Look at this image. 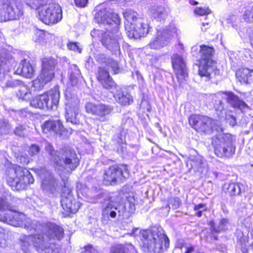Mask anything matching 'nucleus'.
<instances>
[{
  "label": "nucleus",
  "instance_id": "f257e3e1",
  "mask_svg": "<svg viewBox=\"0 0 253 253\" xmlns=\"http://www.w3.org/2000/svg\"><path fill=\"white\" fill-rule=\"evenodd\" d=\"M29 232L35 234L29 235L33 247L40 253H58L54 240H61L64 236V230L60 226L50 222L33 220L25 225Z\"/></svg>",
  "mask_w": 253,
  "mask_h": 253
},
{
  "label": "nucleus",
  "instance_id": "f03ea898",
  "mask_svg": "<svg viewBox=\"0 0 253 253\" xmlns=\"http://www.w3.org/2000/svg\"><path fill=\"white\" fill-rule=\"evenodd\" d=\"M109 5V2L103 3L96 13L95 18L99 24L105 27L106 31L100 37L102 44L113 54L119 55L121 51L119 40L122 38L119 31L121 18Z\"/></svg>",
  "mask_w": 253,
  "mask_h": 253
},
{
  "label": "nucleus",
  "instance_id": "7ed1b4c3",
  "mask_svg": "<svg viewBox=\"0 0 253 253\" xmlns=\"http://www.w3.org/2000/svg\"><path fill=\"white\" fill-rule=\"evenodd\" d=\"M44 147L56 169L62 170L67 169V171H72L79 166L80 159L75 151L70 147H64L55 151L52 145L47 141L45 142Z\"/></svg>",
  "mask_w": 253,
  "mask_h": 253
},
{
  "label": "nucleus",
  "instance_id": "20e7f679",
  "mask_svg": "<svg viewBox=\"0 0 253 253\" xmlns=\"http://www.w3.org/2000/svg\"><path fill=\"white\" fill-rule=\"evenodd\" d=\"M93 197L94 198L93 203H107L103 212L112 218L116 217L118 214L120 219H127L135 211L134 205H131L129 203H126L123 205L113 202L108 193L102 189H98L97 194Z\"/></svg>",
  "mask_w": 253,
  "mask_h": 253
},
{
  "label": "nucleus",
  "instance_id": "39448f33",
  "mask_svg": "<svg viewBox=\"0 0 253 253\" xmlns=\"http://www.w3.org/2000/svg\"><path fill=\"white\" fill-rule=\"evenodd\" d=\"M140 236L142 249L146 253H159L169 247V239L162 229L143 230Z\"/></svg>",
  "mask_w": 253,
  "mask_h": 253
},
{
  "label": "nucleus",
  "instance_id": "423d86ee",
  "mask_svg": "<svg viewBox=\"0 0 253 253\" xmlns=\"http://www.w3.org/2000/svg\"><path fill=\"white\" fill-rule=\"evenodd\" d=\"M125 19L130 23V25H126L125 29L129 38L135 39L145 37L150 31L151 28L146 20L138 17V14L131 10H126L123 13Z\"/></svg>",
  "mask_w": 253,
  "mask_h": 253
},
{
  "label": "nucleus",
  "instance_id": "0eeeda50",
  "mask_svg": "<svg viewBox=\"0 0 253 253\" xmlns=\"http://www.w3.org/2000/svg\"><path fill=\"white\" fill-rule=\"evenodd\" d=\"M6 181L13 190L19 191L33 183L34 179L27 169L16 166L7 170Z\"/></svg>",
  "mask_w": 253,
  "mask_h": 253
},
{
  "label": "nucleus",
  "instance_id": "6e6552de",
  "mask_svg": "<svg viewBox=\"0 0 253 253\" xmlns=\"http://www.w3.org/2000/svg\"><path fill=\"white\" fill-rule=\"evenodd\" d=\"M215 154L220 158H231L235 154L236 138L230 133H219L212 137Z\"/></svg>",
  "mask_w": 253,
  "mask_h": 253
},
{
  "label": "nucleus",
  "instance_id": "1a4fd4ad",
  "mask_svg": "<svg viewBox=\"0 0 253 253\" xmlns=\"http://www.w3.org/2000/svg\"><path fill=\"white\" fill-rule=\"evenodd\" d=\"M213 51L212 47L205 45L200 46L199 74L202 77H205L206 81L209 80L212 75L215 76L219 74V71L215 66L216 63L212 59Z\"/></svg>",
  "mask_w": 253,
  "mask_h": 253
},
{
  "label": "nucleus",
  "instance_id": "9d476101",
  "mask_svg": "<svg viewBox=\"0 0 253 253\" xmlns=\"http://www.w3.org/2000/svg\"><path fill=\"white\" fill-rule=\"evenodd\" d=\"M58 85H56L46 92L37 96L30 101L31 106L41 109H56L60 99Z\"/></svg>",
  "mask_w": 253,
  "mask_h": 253
},
{
  "label": "nucleus",
  "instance_id": "9b49d317",
  "mask_svg": "<svg viewBox=\"0 0 253 253\" xmlns=\"http://www.w3.org/2000/svg\"><path fill=\"white\" fill-rule=\"evenodd\" d=\"M38 11L39 19L48 25L56 24L63 18L62 8L56 2L42 5L38 8Z\"/></svg>",
  "mask_w": 253,
  "mask_h": 253
},
{
  "label": "nucleus",
  "instance_id": "f8f14e48",
  "mask_svg": "<svg viewBox=\"0 0 253 253\" xmlns=\"http://www.w3.org/2000/svg\"><path fill=\"white\" fill-rule=\"evenodd\" d=\"M60 177L62 181L61 206L63 210L68 213H76L80 208L81 204L76 201L72 194V189L70 187L68 178L67 176Z\"/></svg>",
  "mask_w": 253,
  "mask_h": 253
},
{
  "label": "nucleus",
  "instance_id": "ddd939ff",
  "mask_svg": "<svg viewBox=\"0 0 253 253\" xmlns=\"http://www.w3.org/2000/svg\"><path fill=\"white\" fill-rule=\"evenodd\" d=\"M129 176V172L126 165L112 166L105 171L103 183L105 185H114L118 181L123 182Z\"/></svg>",
  "mask_w": 253,
  "mask_h": 253
},
{
  "label": "nucleus",
  "instance_id": "4468645a",
  "mask_svg": "<svg viewBox=\"0 0 253 253\" xmlns=\"http://www.w3.org/2000/svg\"><path fill=\"white\" fill-rule=\"evenodd\" d=\"M10 204L6 200L3 198H0V211H3L10 210ZM25 215L18 212H14L10 210L4 213L3 215L0 214V221L7 223L13 226H22L27 222L32 220H28L25 222L24 221Z\"/></svg>",
  "mask_w": 253,
  "mask_h": 253
},
{
  "label": "nucleus",
  "instance_id": "2eb2a0df",
  "mask_svg": "<svg viewBox=\"0 0 253 253\" xmlns=\"http://www.w3.org/2000/svg\"><path fill=\"white\" fill-rule=\"evenodd\" d=\"M65 96L67 101L65 103L66 121L73 125H79V100L76 95H72L69 90H66Z\"/></svg>",
  "mask_w": 253,
  "mask_h": 253
},
{
  "label": "nucleus",
  "instance_id": "dca6fc26",
  "mask_svg": "<svg viewBox=\"0 0 253 253\" xmlns=\"http://www.w3.org/2000/svg\"><path fill=\"white\" fill-rule=\"evenodd\" d=\"M189 122L192 127L199 132L210 133L216 128L215 120L207 116L191 115Z\"/></svg>",
  "mask_w": 253,
  "mask_h": 253
},
{
  "label": "nucleus",
  "instance_id": "f3484780",
  "mask_svg": "<svg viewBox=\"0 0 253 253\" xmlns=\"http://www.w3.org/2000/svg\"><path fill=\"white\" fill-rule=\"evenodd\" d=\"M177 34V29L174 27L160 29L157 31L156 37L149 42L148 46L153 49H159L167 45L172 37Z\"/></svg>",
  "mask_w": 253,
  "mask_h": 253
},
{
  "label": "nucleus",
  "instance_id": "a211bd4d",
  "mask_svg": "<svg viewBox=\"0 0 253 253\" xmlns=\"http://www.w3.org/2000/svg\"><path fill=\"white\" fill-rule=\"evenodd\" d=\"M20 5L11 3L8 0H0V17L4 21L19 19L23 15Z\"/></svg>",
  "mask_w": 253,
  "mask_h": 253
},
{
  "label": "nucleus",
  "instance_id": "6ab92c4d",
  "mask_svg": "<svg viewBox=\"0 0 253 253\" xmlns=\"http://www.w3.org/2000/svg\"><path fill=\"white\" fill-rule=\"evenodd\" d=\"M85 108L87 113L99 116V119L102 122L106 121L108 119L106 117L113 110V107L111 105L90 102L85 104Z\"/></svg>",
  "mask_w": 253,
  "mask_h": 253
},
{
  "label": "nucleus",
  "instance_id": "aec40b11",
  "mask_svg": "<svg viewBox=\"0 0 253 253\" xmlns=\"http://www.w3.org/2000/svg\"><path fill=\"white\" fill-rule=\"evenodd\" d=\"M171 62L178 82L182 83L188 77L187 69L183 57L178 54H174L171 57Z\"/></svg>",
  "mask_w": 253,
  "mask_h": 253
},
{
  "label": "nucleus",
  "instance_id": "412c9836",
  "mask_svg": "<svg viewBox=\"0 0 253 253\" xmlns=\"http://www.w3.org/2000/svg\"><path fill=\"white\" fill-rule=\"evenodd\" d=\"M42 129L44 133H53L59 136L63 135L67 131L59 120H49L45 121L42 125Z\"/></svg>",
  "mask_w": 253,
  "mask_h": 253
},
{
  "label": "nucleus",
  "instance_id": "4be33fe9",
  "mask_svg": "<svg viewBox=\"0 0 253 253\" xmlns=\"http://www.w3.org/2000/svg\"><path fill=\"white\" fill-rule=\"evenodd\" d=\"M110 67H100L98 68L97 79L104 88L112 90L117 88V84L110 76L109 70Z\"/></svg>",
  "mask_w": 253,
  "mask_h": 253
},
{
  "label": "nucleus",
  "instance_id": "5701e85b",
  "mask_svg": "<svg viewBox=\"0 0 253 253\" xmlns=\"http://www.w3.org/2000/svg\"><path fill=\"white\" fill-rule=\"evenodd\" d=\"M41 186L44 192L54 194L60 189V187H62V185L59 183L52 174L47 172V175L42 181Z\"/></svg>",
  "mask_w": 253,
  "mask_h": 253
},
{
  "label": "nucleus",
  "instance_id": "b1692460",
  "mask_svg": "<svg viewBox=\"0 0 253 253\" xmlns=\"http://www.w3.org/2000/svg\"><path fill=\"white\" fill-rule=\"evenodd\" d=\"M93 57L99 64L106 67H110L114 74H117L119 72L120 68L118 62L114 61L105 53H94Z\"/></svg>",
  "mask_w": 253,
  "mask_h": 253
},
{
  "label": "nucleus",
  "instance_id": "393cba45",
  "mask_svg": "<svg viewBox=\"0 0 253 253\" xmlns=\"http://www.w3.org/2000/svg\"><path fill=\"white\" fill-rule=\"evenodd\" d=\"M116 91L113 96L117 102L124 106H128L133 102V98L130 93L126 90H123L118 86L114 88Z\"/></svg>",
  "mask_w": 253,
  "mask_h": 253
},
{
  "label": "nucleus",
  "instance_id": "a878e982",
  "mask_svg": "<svg viewBox=\"0 0 253 253\" xmlns=\"http://www.w3.org/2000/svg\"><path fill=\"white\" fill-rule=\"evenodd\" d=\"M56 64V60L53 58H43L41 73L45 75L47 77L50 76V79L52 80L54 77V69Z\"/></svg>",
  "mask_w": 253,
  "mask_h": 253
},
{
  "label": "nucleus",
  "instance_id": "bb28decb",
  "mask_svg": "<svg viewBox=\"0 0 253 253\" xmlns=\"http://www.w3.org/2000/svg\"><path fill=\"white\" fill-rule=\"evenodd\" d=\"M15 73L26 78H32L34 75L35 70L30 62L24 59L20 62Z\"/></svg>",
  "mask_w": 253,
  "mask_h": 253
},
{
  "label": "nucleus",
  "instance_id": "cd10ccee",
  "mask_svg": "<svg viewBox=\"0 0 253 253\" xmlns=\"http://www.w3.org/2000/svg\"><path fill=\"white\" fill-rule=\"evenodd\" d=\"M226 99L227 102L233 108L239 109L243 111L249 109V106L238 96L231 92H226Z\"/></svg>",
  "mask_w": 253,
  "mask_h": 253
},
{
  "label": "nucleus",
  "instance_id": "c85d7f7f",
  "mask_svg": "<svg viewBox=\"0 0 253 253\" xmlns=\"http://www.w3.org/2000/svg\"><path fill=\"white\" fill-rule=\"evenodd\" d=\"M229 225V220L224 218L221 219L217 223H215L212 220L209 222L211 231L216 233L225 232L228 229Z\"/></svg>",
  "mask_w": 253,
  "mask_h": 253
},
{
  "label": "nucleus",
  "instance_id": "c756f323",
  "mask_svg": "<svg viewBox=\"0 0 253 253\" xmlns=\"http://www.w3.org/2000/svg\"><path fill=\"white\" fill-rule=\"evenodd\" d=\"M149 13L152 17L160 21L164 20L167 16V13L164 7L160 6L151 7Z\"/></svg>",
  "mask_w": 253,
  "mask_h": 253
},
{
  "label": "nucleus",
  "instance_id": "7c9ffc66",
  "mask_svg": "<svg viewBox=\"0 0 253 253\" xmlns=\"http://www.w3.org/2000/svg\"><path fill=\"white\" fill-rule=\"evenodd\" d=\"M52 79L50 76L47 77L45 75L41 73L37 78L33 82L32 86L35 91L42 90L44 86Z\"/></svg>",
  "mask_w": 253,
  "mask_h": 253
},
{
  "label": "nucleus",
  "instance_id": "2f4dec72",
  "mask_svg": "<svg viewBox=\"0 0 253 253\" xmlns=\"http://www.w3.org/2000/svg\"><path fill=\"white\" fill-rule=\"evenodd\" d=\"M16 95L18 99L23 101L30 100L32 97L30 88L24 83L18 88Z\"/></svg>",
  "mask_w": 253,
  "mask_h": 253
},
{
  "label": "nucleus",
  "instance_id": "473e14b6",
  "mask_svg": "<svg viewBox=\"0 0 253 253\" xmlns=\"http://www.w3.org/2000/svg\"><path fill=\"white\" fill-rule=\"evenodd\" d=\"M223 191L231 197L238 196L241 193V188L238 183L227 182L223 186Z\"/></svg>",
  "mask_w": 253,
  "mask_h": 253
},
{
  "label": "nucleus",
  "instance_id": "72a5a7b5",
  "mask_svg": "<svg viewBox=\"0 0 253 253\" xmlns=\"http://www.w3.org/2000/svg\"><path fill=\"white\" fill-rule=\"evenodd\" d=\"M191 166L194 171L203 173L206 169V163L202 157L198 156L191 160Z\"/></svg>",
  "mask_w": 253,
  "mask_h": 253
},
{
  "label": "nucleus",
  "instance_id": "f704fd0d",
  "mask_svg": "<svg viewBox=\"0 0 253 253\" xmlns=\"http://www.w3.org/2000/svg\"><path fill=\"white\" fill-rule=\"evenodd\" d=\"M134 247L131 244L117 245L112 247L111 253H133Z\"/></svg>",
  "mask_w": 253,
  "mask_h": 253
},
{
  "label": "nucleus",
  "instance_id": "c9c22d12",
  "mask_svg": "<svg viewBox=\"0 0 253 253\" xmlns=\"http://www.w3.org/2000/svg\"><path fill=\"white\" fill-rule=\"evenodd\" d=\"M68 74L72 84L73 85L76 84L78 82V79L81 76V72L78 67L75 64L71 65L70 66Z\"/></svg>",
  "mask_w": 253,
  "mask_h": 253
},
{
  "label": "nucleus",
  "instance_id": "e433bc0d",
  "mask_svg": "<svg viewBox=\"0 0 253 253\" xmlns=\"http://www.w3.org/2000/svg\"><path fill=\"white\" fill-rule=\"evenodd\" d=\"M211 98L215 110L221 113L224 110V103L220 98V95L219 94H212Z\"/></svg>",
  "mask_w": 253,
  "mask_h": 253
},
{
  "label": "nucleus",
  "instance_id": "4c0bfd02",
  "mask_svg": "<svg viewBox=\"0 0 253 253\" xmlns=\"http://www.w3.org/2000/svg\"><path fill=\"white\" fill-rule=\"evenodd\" d=\"M20 245L21 250L25 253H27L33 247L29 235L24 236L20 239Z\"/></svg>",
  "mask_w": 253,
  "mask_h": 253
},
{
  "label": "nucleus",
  "instance_id": "58836bf2",
  "mask_svg": "<svg viewBox=\"0 0 253 253\" xmlns=\"http://www.w3.org/2000/svg\"><path fill=\"white\" fill-rule=\"evenodd\" d=\"M253 72V69H250L247 68H244L239 70L236 73V76L240 78L245 83H247L249 78L252 76V73Z\"/></svg>",
  "mask_w": 253,
  "mask_h": 253
},
{
  "label": "nucleus",
  "instance_id": "ea45409f",
  "mask_svg": "<svg viewBox=\"0 0 253 253\" xmlns=\"http://www.w3.org/2000/svg\"><path fill=\"white\" fill-rule=\"evenodd\" d=\"M11 129V126L8 121L5 119H0V135L8 134Z\"/></svg>",
  "mask_w": 253,
  "mask_h": 253
},
{
  "label": "nucleus",
  "instance_id": "a19ab883",
  "mask_svg": "<svg viewBox=\"0 0 253 253\" xmlns=\"http://www.w3.org/2000/svg\"><path fill=\"white\" fill-rule=\"evenodd\" d=\"M243 19L247 22L253 23V5L245 10Z\"/></svg>",
  "mask_w": 253,
  "mask_h": 253
},
{
  "label": "nucleus",
  "instance_id": "79ce46f5",
  "mask_svg": "<svg viewBox=\"0 0 253 253\" xmlns=\"http://www.w3.org/2000/svg\"><path fill=\"white\" fill-rule=\"evenodd\" d=\"M26 3L32 8H37L40 5H43L46 0H25Z\"/></svg>",
  "mask_w": 253,
  "mask_h": 253
},
{
  "label": "nucleus",
  "instance_id": "37998d69",
  "mask_svg": "<svg viewBox=\"0 0 253 253\" xmlns=\"http://www.w3.org/2000/svg\"><path fill=\"white\" fill-rule=\"evenodd\" d=\"M169 205L168 207H169V205H171L173 209H177L181 205V201L179 198L177 197H172L169 199Z\"/></svg>",
  "mask_w": 253,
  "mask_h": 253
},
{
  "label": "nucleus",
  "instance_id": "c03bdc74",
  "mask_svg": "<svg viewBox=\"0 0 253 253\" xmlns=\"http://www.w3.org/2000/svg\"><path fill=\"white\" fill-rule=\"evenodd\" d=\"M238 52L244 60L248 61L253 58L252 52L249 49L244 48L238 51Z\"/></svg>",
  "mask_w": 253,
  "mask_h": 253
},
{
  "label": "nucleus",
  "instance_id": "a18cd8bd",
  "mask_svg": "<svg viewBox=\"0 0 253 253\" xmlns=\"http://www.w3.org/2000/svg\"><path fill=\"white\" fill-rule=\"evenodd\" d=\"M23 83L20 80H13L10 79V80H8L5 85L3 86V87H18L22 84Z\"/></svg>",
  "mask_w": 253,
  "mask_h": 253
},
{
  "label": "nucleus",
  "instance_id": "49530a36",
  "mask_svg": "<svg viewBox=\"0 0 253 253\" xmlns=\"http://www.w3.org/2000/svg\"><path fill=\"white\" fill-rule=\"evenodd\" d=\"M195 13L200 16L206 15L205 18V20L208 19V14L211 13V10L208 7L202 8V7H197L195 10Z\"/></svg>",
  "mask_w": 253,
  "mask_h": 253
},
{
  "label": "nucleus",
  "instance_id": "de8ad7c7",
  "mask_svg": "<svg viewBox=\"0 0 253 253\" xmlns=\"http://www.w3.org/2000/svg\"><path fill=\"white\" fill-rule=\"evenodd\" d=\"M225 119L226 123L229 124V125L231 126H234L236 125V118L232 115L231 112H228L226 113Z\"/></svg>",
  "mask_w": 253,
  "mask_h": 253
},
{
  "label": "nucleus",
  "instance_id": "09e8293b",
  "mask_svg": "<svg viewBox=\"0 0 253 253\" xmlns=\"http://www.w3.org/2000/svg\"><path fill=\"white\" fill-rule=\"evenodd\" d=\"M248 242V238L243 236L241 238L239 242L241 250L243 253H247L248 252V248L247 243Z\"/></svg>",
  "mask_w": 253,
  "mask_h": 253
},
{
  "label": "nucleus",
  "instance_id": "8fccbe9b",
  "mask_svg": "<svg viewBox=\"0 0 253 253\" xmlns=\"http://www.w3.org/2000/svg\"><path fill=\"white\" fill-rule=\"evenodd\" d=\"M67 47L69 50L77 51L79 53L81 52L82 48L80 47L79 43L78 42H69L67 44Z\"/></svg>",
  "mask_w": 253,
  "mask_h": 253
},
{
  "label": "nucleus",
  "instance_id": "3c124183",
  "mask_svg": "<svg viewBox=\"0 0 253 253\" xmlns=\"http://www.w3.org/2000/svg\"><path fill=\"white\" fill-rule=\"evenodd\" d=\"M126 131L127 129H125V128H123L121 130L120 133L117 135V137L116 138L117 143H122L123 142H126Z\"/></svg>",
  "mask_w": 253,
  "mask_h": 253
},
{
  "label": "nucleus",
  "instance_id": "603ef678",
  "mask_svg": "<svg viewBox=\"0 0 253 253\" xmlns=\"http://www.w3.org/2000/svg\"><path fill=\"white\" fill-rule=\"evenodd\" d=\"M28 152L31 156L37 155L40 152V147L36 144H33L29 147Z\"/></svg>",
  "mask_w": 253,
  "mask_h": 253
},
{
  "label": "nucleus",
  "instance_id": "864d4df0",
  "mask_svg": "<svg viewBox=\"0 0 253 253\" xmlns=\"http://www.w3.org/2000/svg\"><path fill=\"white\" fill-rule=\"evenodd\" d=\"M140 108L146 110L148 112H150L151 110V106L147 101V100L145 98V97H143L141 102L140 104Z\"/></svg>",
  "mask_w": 253,
  "mask_h": 253
},
{
  "label": "nucleus",
  "instance_id": "5fc2aeb1",
  "mask_svg": "<svg viewBox=\"0 0 253 253\" xmlns=\"http://www.w3.org/2000/svg\"><path fill=\"white\" fill-rule=\"evenodd\" d=\"M25 128L21 125H19L16 127L14 130V134L19 136H23L25 133Z\"/></svg>",
  "mask_w": 253,
  "mask_h": 253
},
{
  "label": "nucleus",
  "instance_id": "6e6d98bb",
  "mask_svg": "<svg viewBox=\"0 0 253 253\" xmlns=\"http://www.w3.org/2000/svg\"><path fill=\"white\" fill-rule=\"evenodd\" d=\"M180 249L181 251L182 249H184L185 251L184 253H193L194 251L195 248L192 246H181V247L177 246L176 248V250Z\"/></svg>",
  "mask_w": 253,
  "mask_h": 253
},
{
  "label": "nucleus",
  "instance_id": "4d7b16f0",
  "mask_svg": "<svg viewBox=\"0 0 253 253\" xmlns=\"http://www.w3.org/2000/svg\"><path fill=\"white\" fill-rule=\"evenodd\" d=\"M118 147L117 148V151L119 153L124 154L126 153V143L123 142L122 143H117Z\"/></svg>",
  "mask_w": 253,
  "mask_h": 253
},
{
  "label": "nucleus",
  "instance_id": "13d9d810",
  "mask_svg": "<svg viewBox=\"0 0 253 253\" xmlns=\"http://www.w3.org/2000/svg\"><path fill=\"white\" fill-rule=\"evenodd\" d=\"M97 250L94 248L91 245H87L84 248L83 253H97Z\"/></svg>",
  "mask_w": 253,
  "mask_h": 253
},
{
  "label": "nucleus",
  "instance_id": "bf43d9fd",
  "mask_svg": "<svg viewBox=\"0 0 253 253\" xmlns=\"http://www.w3.org/2000/svg\"><path fill=\"white\" fill-rule=\"evenodd\" d=\"M88 0H74L75 4L80 7H84L86 6Z\"/></svg>",
  "mask_w": 253,
  "mask_h": 253
},
{
  "label": "nucleus",
  "instance_id": "052dcab7",
  "mask_svg": "<svg viewBox=\"0 0 253 253\" xmlns=\"http://www.w3.org/2000/svg\"><path fill=\"white\" fill-rule=\"evenodd\" d=\"M194 211H206L207 210V207L205 204L201 203L198 205H195L194 207Z\"/></svg>",
  "mask_w": 253,
  "mask_h": 253
},
{
  "label": "nucleus",
  "instance_id": "680f3d73",
  "mask_svg": "<svg viewBox=\"0 0 253 253\" xmlns=\"http://www.w3.org/2000/svg\"><path fill=\"white\" fill-rule=\"evenodd\" d=\"M104 32L105 31L102 30L94 29L91 31L90 35L92 38H95L97 35L100 38Z\"/></svg>",
  "mask_w": 253,
  "mask_h": 253
},
{
  "label": "nucleus",
  "instance_id": "e2e57ef3",
  "mask_svg": "<svg viewBox=\"0 0 253 253\" xmlns=\"http://www.w3.org/2000/svg\"><path fill=\"white\" fill-rule=\"evenodd\" d=\"M236 55H237V53L234 51H231L229 52V57L233 62L237 59Z\"/></svg>",
  "mask_w": 253,
  "mask_h": 253
},
{
  "label": "nucleus",
  "instance_id": "0e129e2a",
  "mask_svg": "<svg viewBox=\"0 0 253 253\" xmlns=\"http://www.w3.org/2000/svg\"><path fill=\"white\" fill-rule=\"evenodd\" d=\"M249 37L251 41V43L253 47V30H251L249 32Z\"/></svg>",
  "mask_w": 253,
  "mask_h": 253
},
{
  "label": "nucleus",
  "instance_id": "69168bd1",
  "mask_svg": "<svg viewBox=\"0 0 253 253\" xmlns=\"http://www.w3.org/2000/svg\"><path fill=\"white\" fill-rule=\"evenodd\" d=\"M19 159L21 161V163H22V160H23V163L24 164H28V161H27V159L25 157L21 156V157L19 158Z\"/></svg>",
  "mask_w": 253,
  "mask_h": 253
},
{
  "label": "nucleus",
  "instance_id": "338daca9",
  "mask_svg": "<svg viewBox=\"0 0 253 253\" xmlns=\"http://www.w3.org/2000/svg\"><path fill=\"white\" fill-rule=\"evenodd\" d=\"M197 211V212L195 214L196 215L199 217H201L202 216V213H203V211L201 210V211Z\"/></svg>",
  "mask_w": 253,
  "mask_h": 253
},
{
  "label": "nucleus",
  "instance_id": "774afa93",
  "mask_svg": "<svg viewBox=\"0 0 253 253\" xmlns=\"http://www.w3.org/2000/svg\"><path fill=\"white\" fill-rule=\"evenodd\" d=\"M210 24V23L209 22H202V26L203 27H205L206 26H208Z\"/></svg>",
  "mask_w": 253,
  "mask_h": 253
}]
</instances>
